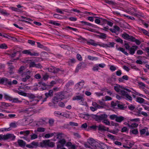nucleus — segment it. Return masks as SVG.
I'll use <instances>...</instances> for the list:
<instances>
[{"label":"nucleus","instance_id":"nucleus-52","mask_svg":"<svg viewBox=\"0 0 149 149\" xmlns=\"http://www.w3.org/2000/svg\"><path fill=\"white\" fill-rule=\"evenodd\" d=\"M90 128L93 129L94 130H96L98 128V125L97 126L96 125H94L90 126Z\"/></svg>","mask_w":149,"mask_h":149},{"label":"nucleus","instance_id":"nucleus-3","mask_svg":"<svg viewBox=\"0 0 149 149\" xmlns=\"http://www.w3.org/2000/svg\"><path fill=\"white\" fill-rule=\"evenodd\" d=\"M15 136L13 134H9L4 135L0 134V140H5L9 139L13 140L15 139Z\"/></svg>","mask_w":149,"mask_h":149},{"label":"nucleus","instance_id":"nucleus-29","mask_svg":"<svg viewBox=\"0 0 149 149\" xmlns=\"http://www.w3.org/2000/svg\"><path fill=\"white\" fill-rule=\"evenodd\" d=\"M31 78V76L29 75H26L23 78L22 80L24 82H26L27 80Z\"/></svg>","mask_w":149,"mask_h":149},{"label":"nucleus","instance_id":"nucleus-4","mask_svg":"<svg viewBox=\"0 0 149 149\" xmlns=\"http://www.w3.org/2000/svg\"><path fill=\"white\" fill-rule=\"evenodd\" d=\"M65 97L63 92H60L58 93L53 98V103L55 104L59 100H62Z\"/></svg>","mask_w":149,"mask_h":149},{"label":"nucleus","instance_id":"nucleus-23","mask_svg":"<svg viewBox=\"0 0 149 149\" xmlns=\"http://www.w3.org/2000/svg\"><path fill=\"white\" fill-rule=\"evenodd\" d=\"M74 84V82L72 80H70L66 83L65 86L67 88L73 85Z\"/></svg>","mask_w":149,"mask_h":149},{"label":"nucleus","instance_id":"nucleus-25","mask_svg":"<svg viewBox=\"0 0 149 149\" xmlns=\"http://www.w3.org/2000/svg\"><path fill=\"white\" fill-rule=\"evenodd\" d=\"M81 23L83 25H85L87 26H92V27H93L94 26V25L91 24L90 23L87 22L85 21H81Z\"/></svg>","mask_w":149,"mask_h":149},{"label":"nucleus","instance_id":"nucleus-6","mask_svg":"<svg viewBox=\"0 0 149 149\" xmlns=\"http://www.w3.org/2000/svg\"><path fill=\"white\" fill-rule=\"evenodd\" d=\"M121 94L122 95L124 98L125 100L130 101H132V97L127 92L124 90H122L121 91Z\"/></svg>","mask_w":149,"mask_h":149},{"label":"nucleus","instance_id":"nucleus-56","mask_svg":"<svg viewBox=\"0 0 149 149\" xmlns=\"http://www.w3.org/2000/svg\"><path fill=\"white\" fill-rule=\"evenodd\" d=\"M69 124L70 125L72 126H77L78 125V124L77 123L72 122H70Z\"/></svg>","mask_w":149,"mask_h":149},{"label":"nucleus","instance_id":"nucleus-38","mask_svg":"<svg viewBox=\"0 0 149 149\" xmlns=\"http://www.w3.org/2000/svg\"><path fill=\"white\" fill-rule=\"evenodd\" d=\"M38 123L40 125H42L47 124V123L45 120L41 119L38 122Z\"/></svg>","mask_w":149,"mask_h":149},{"label":"nucleus","instance_id":"nucleus-37","mask_svg":"<svg viewBox=\"0 0 149 149\" xmlns=\"http://www.w3.org/2000/svg\"><path fill=\"white\" fill-rule=\"evenodd\" d=\"M66 142V141L64 139H61L58 141V143H60L63 146H64V145L65 143Z\"/></svg>","mask_w":149,"mask_h":149},{"label":"nucleus","instance_id":"nucleus-17","mask_svg":"<svg viewBox=\"0 0 149 149\" xmlns=\"http://www.w3.org/2000/svg\"><path fill=\"white\" fill-rule=\"evenodd\" d=\"M36 98H36V99H33L30 101V105H35L37 104L38 102L39 101V100Z\"/></svg>","mask_w":149,"mask_h":149},{"label":"nucleus","instance_id":"nucleus-12","mask_svg":"<svg viewBox=\"0 0 149 149\" xmlns=\"http://www.w3.org/2000/svg\"><path fill=\"white\" fill-rule=\"evenodd\" d=\"M48 70L49 72L54 73H56L58 72L60 70L59 68H56L54 67L50 66L48 68Z\"/></svg>","mask_w":149,"mask_h":149},{"label":"nucleus","instance_id":"nucleus-19","mask_svg":"<svg viewBox=\"0 0 149 149\" xmlns=\"http://www.w3.org/2000/svg\"><path fill=\"white\" fill-rule=\"evenodd\" d=\"M53 95V92L52 90H50L48 93H46L45 94V95L47 97L52 96Z\"/></svg>","mask_w":149,"mask_h":149},{"label":"nucleus","instance_id":"nucleus-39","mask_svg":"<svg viewBox=\"0 0 149 149\" xmlns=\"http://www.w3.org/2000/svg\"><path fill=\"white\" fill-rule=\"evenodd\" d=\"M17 93H18L19 94L23 96H27V93H26L22 91H17Z\"/></svg>","mask_w":149,"mask_h":149},{"label":"nucleus","instance_id":"nucleus-16","mask_svg":"<svg viewBox=\"0 0 149 149\" xmlns=\"http://www.w3.org/2000/svg\"><path fill=\"white\" fill-rule=\"evenodd\" d=\"M117 46H118V45H117L116 46V48L118 50L121 51L126 56H128V53H127V52L125 51V49L121 47L117 48Z\"/></svg>","mask_w":149,"mask_h":149},{"label":"nucleus","instance_id":"nucleus-14","mask_svg":"<svg viewBox=\"0 0 149 149\" xmlns=\"http://www.w3.org/2000/svg\"><path fill=\"white\" fill-rule=\"evenodd\" d=\"M86 63L84 62H81L79 63L76 68V70H79L83 68L86 67ZM77 71V72H78Z\"/></svg>","mask_w":149,"mask_h":149},{"label":"nucleus","instance_id":"nucleus-46","mask_svg":"<svg viewBox=\"0 0 149 149\" xmlns=\"http://www.w3.org/2000/svg\"><path fill=\"white\" fill-rule=\"evenodd\" d=\"M31 139L33 140L36 139L38 138V135L36 134H33L30 135Z\"/></svg>","mask_w":149,"mask_h":149},{"label":"nucleus","instance_id":"nucleus-53","mask_svg":"<svg viewBox=\"0 0 149 149\" xmlns=\"http://www.w3.org/2000/svg\"><path fill=\"white\" fill-rule=\"evenodd\" d=\"M124 45L126 49L128 50H129L131 48L130 46L127 43H125Z\"/></svg>","mask_w":149,"mask_h":149},{"label":"nucleus","instance_id":"nucleus-36","mask_svg":"<svg viewBox=\"0 0 149 149\" xmlns=\"http://www.w3.org/2000/svg\"><path fill=\"white\" fill-rule=\"evenodd\" d=\"M138 86H139L140 88H143L146 87V85L143 83L139 81L138 82Z\"/></svg>","mask_w":149,"mask_h":149},{"label":"nucleus","instance_id":"nucleus-13","mask_svg":"<svg viewBox=\"0 0 149 149\" xmlns=\"http://www.w3.org/2000/svg\"><path fill=\"white\" fill-rule=\"evenodd\" d=\"M96 33L100 34V35H97L96 36L100 39H105L107 37V35L104 33H100L99 31L96 32Z\"/></svg>","mask_w":149,"mask_h":149},{"label":"nucleus","instance_id":"nucleus-41","mask_svg":"<svg viewBox=\"0 0 149 149\" xmlns=\"http://www.w3.org/2000/svg\"><path fill=\"white\" fill-rule=\"evenodd\" d=\"M49 77V76L47 73H46L43 76V79L45 81H46L48 79Z\"/></svg>","mask_w":149,"mask_h":149},{"label":"nucleus","instance_id":"nucleus-55","mask_svg":"<svg viewBox=\"0 0 149 149\" xmlns=\"http://www.w3.org/2000/svg\"><path fill=\"white\" fill-rule=\"evenodd\" d=\"M135 39L136 38L134 37L131 36H130L129 40H129L131 42H134Z\"/></svg>","mask_w":149,"mask_h":149},{"label":"nucleus","instance_id":"nucleus-61","mask_svg":"<svg viewBox=\"0 0 149 149\" xmlns=\"http://www.w3.org/2000/svg\"><path fill=\"white\" fill-rule=\"evenodd\" d=\"M35 63L34 62H31L29 63V67L32 68L34 67L35 65Z\"/></svg>","mask_w":149,"mask_h":149},{"label":"nucleus","instance_id":"nucleus-26","mask_svg":"<svg viewBox=\"0 0 149 149\" xmlns=\"http://www.w3.org/2000/svg\"><path fill=\"white\" fill-rule=\"evenodd\" d=\"M11 100V101H12L13 103H20L22 102V101L19 100L18 98H13L12 97Z\"/></svg>","mask_w":149,"mask_h":149},{"label":"nucleus","instance_id":"nucleus-59","mask_svg":"<svg viewBox=\"0 0 149 149\" xmlns=\"http://www.w3.org/2000/svg\"><path fill=\"white\" fill-rule=\"evenodd\" d=\"M19 53V52H14L12 53H11L10 54V56L12 58H13L16 55Z\"/></svg>","mask_w":149,"mask_h":149},{"label":"nucleus","instance_id":"nucleus-45","mask_svg":"<svg viewBox=\"0 0 149 149\" xmlns=\"http://www.w3.org/2000/svg\"><path fill=\"white\" fill-rule=\"evenodd\" d=\"M8 48L7 45L5 43H3L0 45V48L2 49H6Z\"/></svg>","mask_w":149,"mask_h":149},{"label":"nucleus","instance_id":"nucleus-60","mask_svg":"<svg viewBox=\"0 0 149 149\" xmlns=\"http://www.w3.org/2000/svg\"><path fill=\"white\" fill-rule=\"evenodd\" d=\"M128 108L130 110L132 111L135 108V107L134 105L131 104L128 106Z\"/></svg>","mask_w":149,"mask_h":149},{"label":"nucleus","instance_id":"nucleus-10","mask_svg":"<svg viewBox=\"0 0 149 149\" xmlns=\"http://www.w3.org/2000/svg\"><path fill=\"white\" fill-rule=\"evenodd\" d=\"M81 39H82L84 41H86L87 42V44L88 45H91L95 46H97L98 45V44L95 43V41L91 39L89 40V41H87L86 40L85 38L83 37H81Z\"/></svg>","mask_w":149,"mask_h":149},{"label":"nucleus","instance_id":"nucleus-48","mask_svg":"<svg viewBox=\"0 0 149 149\" xmlns=\"http://www.w3.org/2000/svg\"><path fill=\"white\" fill-rule=\"evenodd\" d=\"M88 58L89 60L92 61L94 60H97L98 59L97 58V57H93L89 55L88 56Z\"/></svg>","mask_w":149,"mask_h":149},{"label":"nucleus","instance_id":"nucleus-2","mask_svg":"<svg viewBox=\"0 0 149 149\" xmlns=\"http://www.w3.org/2000/svg\"><path fill=\"white\" fill-rule=\"evenodd\" d=\"M40 144V146L42 147L45 146L53 148L55 146V143L50 142L49 140H43Z\"/></svg>","mask_w":149,"mask_h":149},{"label":"nucleus","instance_id":"nucleus-27","mask_svg":"<svg viewBox=\"0 0 149 149\" xmlns=\"http://www.w3.org/2000/svg\"><path fill=\"white\" fill-rule=\"evenodd\" d=\"M127 125L131 128H133L134 127H136L138 126V124L136 123H133L130 125L129 124H127Z\"/></svg>","mask_w":149,"mask_h":149},{"label":"nucleus","instance_id":"nucleus-28","mask_svg":"<svg viewBox=\"0 0 149 149\" xmlns=\"http://www.w3.org/2000/svg\"><path fill=\"white\" fill-rule=\"evenodd\" d=\"M30 88L26 85H24V86H20L18 88V90H20L19 89H23V90L29 89Z\"/></svg>","mask_w":149,"mask_h":149},{"label":"nucleus","instance_id":"nucleus-32","mask_svg":"<svg viewBox=\"0 0 149 149\" xmlns=\"http://www.w3.org/2000/svg\"><path fill=\"white\" fill-rule=\"evenodd\" d=\"M130 134H138L139 132L137 129H135L131 130L130 131Z\"/></svg>","mask_w":149,"mask_h":149},{"label":"nucleus","instance_id":"nucleus-11","mask_svg":"<svg viewBox=\"0 0 149 149\" xmlns=\"http://www.w3.org/2000/svg\"><path fill=\"white\" fill-rule=\"evenodd\" d=\"M138 47L136 45H133L128 50L129 53L131 55H133L135 53V51L137 49Z\"/></svg>","mask_w":149,"mask_h":149},{"label":"nucleus","instance_id":"nucleus-43","mask_svg":"<svg viewBox=\"0 0 149 149\" xmlns=\"http://www.w3.org/2000/svg\"><path fill=\"white\" fill-rule=\"evenodd\" d=\"M54 135V134L53 133H51L49 134H47L45 135V138H49L50 137H52Z\"/></svg>","mask_w":149,"mask_h":149},{"label":"nucleus","instance_id":"nucleus-5","mask_svg":"<svg viewBox=\"0 0 149 149\" xmlns=\"http://www.w3.org/2000/svg\"><path fill=\"white\" fill-rule=\"evenodd\" d=\"M0 83L8 86H11V79H8L6 77H3L0 79Z\"/></svg>","mask_w":149,"mask_h":149},{"label":"nucleus","instance_id":"nucleus-44","mask_svg":"<svg viewBox=\"0 0 149 149\" xmlns=\"http://www.w3.org/2000/svg\"><path fill=\"white\" fill-rule=\"evenodd\" d=\"M64 135V134L63 133H57V139H60L61 138L63 137V136Z\"/></svg>","mask_w":149,"mask_h":149},{"label":"nucleus","instance_id":"nucleus-21","mask_svg":"<svg viewBox=\"0 0 149 149\" xmlns=\"http://www.w3.org/2000/svg\"><path fill=\"white\" fill-rule=\"evenodd\" d=\"M130 35L126 33H124L122 35V37L125 39L128 40Z\"/></svg>","mask_w":149,"mask_h":149},{"label":"nucleus","instance_id":"nucleus-30","mask_svg":"<svg viewBox=\"0 0 149 149\" xmlns=\"http://www.w3.org/2000/svg\"><path fill=\"white\" fill-rule=\"evenodd\" d=\"M91 147V149H93L97 147V142L95 141L93 143H91L89 144Z\"/></svg>","mask_w":149,"mask_h":149},{"label":"nucleus","instance_id":"nucleus-31","mask_svg":"<svg viewBox=\"0 0 149 149\" xmlns=\"http://www.w3.org/2000/svg\"><path fill=\"white\" fill-rule=\"evenodd\" d=\"M76 62V60L74 58L70 59L68 62L69 65H71L72 64Z\"/></svg>","mask_w":149,"mask_h":149},{"label":"nucleus","instance_id":"nucleus-64","mask_svg":"<svg viewBox=\"0 0 149 149\" xmlns=\"http://www.w3.org/2000/svg\"><path fill=\"white\" fill-rule=\"evenodd\" d=\"M84 81L83 80H81L80 82L77 83V86H83L84 85Z\"/></svg>","mask_w":149,"mask_h":149},{"label":"nucleus","instance_id":"nucleus-33","mask_svg":"<svg viewBox=\"0 0 149 149\" xmlns=\"http://www.w3.org/2000/svg\"><path fill=\"white\" fill-rule=\"evenodd\" d=\"M145 100L142 98L138 97L136 98V101L140 103H142L144 102Z\"/></svg>","mask_w":149,"mask_h":149},{"label":"nucleus","instance_id":"nucleus-8","mask_svg":"<svg viewBox=\"0 0 149 149\" xmlns=\"http://www.w3.org/2000/svg\"><path fill=\"white\" fill-rule=\"evenodd\" d=\"M97 130L100 131H107L111 132V131L109 130L108 127H106L102 124H99L98 125Z\"/></svg>","mask_w":149,"mask_h":149},{"label":"nucleus","instance_id":"nucleus-34","mask_svg":"<svg viewBox=\"0 0 149 149\" xmlns=\"http://www.w3.org/2000/svg\"><path fill=\"white\" fill-rule=\"evenodd\" d=\"M26 96H27L29 99L32 100L35 99L36 98H37V97H36L35 95L31 94H28Z\"/></svg>","mask_w":149,"mask_h":149},{"label":"nucleus","instance_id":"nucleus-1","mask_svg":"<svg viewBox=\"0 0 149 149\" xmlns=\"http://www.w3.org/2000/svg\"><path fill=\"white\" fill-rule=\"evenodd\" d=\"M83 118L86 119L92 118L97 122H100L101 120H103L102 122L106 125H110V121L107 119L108 117L107 115L106 114H101L100 115H97L86 114L82 115Z\"/></svg>","mask_w":149,"mask_h":149},{"label":"nucleus","instance_id":"nucleus-24","mask_svg":"<svg viewBox=\"0 0 149 149\" xmlns=\"http://www.w3.org/2000/svg\"><path fill=\"white\" fill-rule=\"evenodd\" d=\"M0 13H1L2 14L6 16H8L10 15V13H7L6 11V10L3 9H0Z\"/></svg>","mask_w":149,"mask_h":149},{"label":"nucleus","instance_id":"nucleus-58","mask_svg":"<svg viewBox=\"0 0 149 149\" xmlns=\"http://www.w3.org/2000/svg\"><path fill=\"white\" fill-rule=\"evenodd\" d=\"M50 23L56 26H59L60 25V24L57 23L55 21H51L50 22Z\"/></svg>","mask_w":149,"mask_h":149},{"label":"nucleus","instance_id":"nucleus-15","mask_svg":"<svg viewBox=\"0 0 149 149\" xmlns=\"http://www.w3.org/2000/svg\"><path fill=\"white\" fill-rule=\"evenodd\" d=\"M19 146L21 147H24L26 144V142L22 139H18L17 141Z\"/></svg>","mask_w":149,"mask_h":149},{"label":"nucleus","instance_id":"nucleus-49","mask_svg":"<svg viewBox=\"0 0 149 149\" xmlns=\"http://www.w3.org/2000/svg\"><path fill=\"white\" fill-rule=\"evenodd\" d=\"M24 68H25L24 66H21L19 69L18 70V72L19 73H22L24 70Z\"/></svg>","mask_w":149,"mask_h":149},{"label":"nucleus","instance_id":"nucleus-22","mask_svg":"<svg viewBox=\"0 0 149 149\" xmlns=\"http://www.w3.org/2000/svg\"><path fill=\"white\" fill-rule=\"evenodd\" d=\"M139 30L141 31H142L143 33L145 35L148 36H149V33L145 29H142L141 28H139Z\"/></svg>","mask_w":149,"mask_h":149},{"label":"nucleus","instance_id":"nucleus-62","mask_svg":"<svg viewBox=\"0 0 149 149\" xmlns=\"http://www.w3.org/2000/svg\"><path fill=\"white\" fill-rule=\"evenodd\" d=\"M115 40L117 42H120L123 44V40L120 38L118 37V38L116 39Z\"/></svg>","mask_w":149,"mask_h":149},{"label":"nucleus","instance_id":"nucleus-51","mask_svg":"<svg viewBox=\"0 0 149 149\" xmlns=\"http://www.w3.org/2000/svg\"><path fill=\"white\" fill-rule=\"evenodd\" d=\"M56 82L55 81H52L50 83V85H48V87H52L53 86L56 84Z\"/></svg>","mask_w":149,"mask_h":149},{"label":"nucleus","instance_id":"nucleus-50","mask_svg":"<svg viewBox=\"0 0 149 149\" xmlns=\"http://www.w3.org/2000/svg\"><path fill=\"white\" fill-rule=\"evenodd\" d=\"M45 130V129L43 127H38L37 128V131L39 132H44Z\"/></svg>","mask_w":149,"mask_h":149},{"label":"nucleus","instance_id":"nucleus-47","mask_svg":"<svg viewBox=\"0 0 149 149\" xmlns=\"http://www.w3.org/2000/svg\"><path fill=\"white\" fill-rule=\"evenodd\" d=\"M2 36L5 38H8L9 39H11V38L15 39V38L14 37L9 36L6 34H5L4 35H3Z\"/></svg>","mask_w":149,"mask_h":149},{"label":"nucleus","instance_id":"nucleus-57","mask_svg":"<svg viewBox=\"0 0 149 149\" xmlns=\"http://www.w3.org/2000/svg\"><path fill=\"white\" fill-rule=\"evenodd\" d=\"M124 105L125 104H121L118 103L117 106L118 108L121 109H124Z\"/></svg>","mask_w":149,"mask_h":149},{"label":"nucleus","instance_id":"nucleus-20","mask_svg":"<svg viewBox=\"0 0 149 149\" xmlns=\"http://www.w3.org/2000/svg\"><path fill=\"white\" fill-rule=\"evenodd\" d=\"M124 117L122 116H117L116 121L120 123L124 119Z\"/></svg>","mask_w":149,"mask_h":149},{"label":"nucleus","instance_id":"nucleus-63","mask_svg":"<svg viewBox=\"0 0 149 149\" xmlns=\"http://www.w3.org/2000/svg\"><path fill=\"white\" fill-rule=\"evenodd\" d=\"M117 115L115 114H113L110 115L109 118L111 120H114L115 119H116Z\"/></svg>","mask_w":149,"mask_h":149},{"label":"nucleus","instance_id":"nucleus-54","mask_svg":"<svg viewBox=\"0 0 149 149\" xmlns=\"http://www.w3.org/2000/svg\"><path fill=\"white\" fill-rule=\"evenodd\" d=\"M4 98L6 100H8L10 101L11 100L12 97L10 96L7 95H4Z\"/></svg>","mask_w":149,"mask_h":149},{"label":"nucleus","instance_id":"nucleus-7","mask_svg":"<svg viewBox=\"0 0 149 149\" xmlns=\"http://www.w3.org/2000/svg\"><path fill=\"white\" fill-rule=\"evenodd\" d=\"M30 51L31 50H24L22 52V53L24 54L29 55L31 56H38L39 55L38 53L34 52H31Z\"/></svg>","mask_w":149,"mask_h":149},{"label":"nucleus","instance_id":"nucleus-40","mask_svg":"<svg viewBox=\"0 0 149 149\" xmlns=\"http://www.w3.org/2000/svg\"><path fill=\"white\" fill-rule=\"evenodd\" d=\"M115 44V42H109L107 44V45L108 46V47H114V45Z\"/></svg>","mask_w":149,"mask_h":149},{"label":"nucleus","instance_id":"nucleus-9","mask_svg":"<svg viewBox=\"0 0 149 149\" xmlns=\"http://www.w3.org/2000/svg\"><path fill=\"white\" fill-rule=\"evenodd\" d=\"M7 64L8 65L9 73L10 75L14 74V70L15 69L14 66L12 65L13 63L10 62H8Z\"/></svg>","mask_w":149,"mask_h":149},{"label":"nucleus","instance_id":"nucleus-18","mask_svg":"<svg viewBox=\"0 0 149 149\" xmlns=\"http://www.w3.org/2000/svg\"><path fill=\"white\" fill-rule=\"evenodd\" d=\"M72 100H81V101H83L84 100L83 97L80 95H77L73 97Z\"/></svg>","mask_w":149,"mask_h":149},{"label":"nucleus","instance_id":"nucleus-35","mask_svg":"<svg viewBox=\"0 0 149 149\" xmlns=\"http://www.w3.org/2000/svg\"><path fill=\"white\" fill-rule=\"evenodd\" d=\"M100 25H103L104 24H106V22L107 20L105 19H103L101 18H100Z\"/></svg>","mask_w":149,"mask_h":149},{"label":"nucleus","instance_id":"nucleus-42","mask_svg":"<svg viewBox=\"0 0 149 149\" xmlns=\"http://www.w3.org/2000/svg\"><path fill=\"white\" fill-rule=\"evenodd\" d=\"M114 89L117 92H120V93L121 94V91L122 90H123L120 89V87L118 86H114Z\"/></svg>","mask_w":149,"mask_h":149}]
</instances>
